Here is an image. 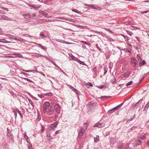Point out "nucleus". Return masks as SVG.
Wrapping results in <instances>:
<instances>
[{"label":"nucleus","mask_w":149,"mask_h":149,"mask_svg":"<svg viewBox=\"0 0 149 149\" xmlns=\"http://www.w3.org/2000/svg\"><path fill=\"white\" fill-rule=\"evenodd\" d=\"M50 108H52V106L50 105V103L48 102H44L43 105L42 110H46Z\"/></svg>","instance_id":"f257e3e1"},{"label":"nucleus","mask_w":149,"mask_h":149,"mask_svg":"<svg viewBox=\"0 0 149 149\" xmlns=\"http://www.w3.org/2000/svg\"><path fill=\"white\" fill-rule=\"evenodd\" d=\"M53 109H52V108H50L46 110H43V112L47 115H50L53 114Z\"/></svg>","instance_id":"f03ea898"},{"label":"nucleus","mask_w":149,"mask_h":149,"mask_svg":"<svg viewBox=\"0 0 149 149\" xmlns=\"http://www.w3.org/2000/svg\"><path fill=\"white\" fill-rule=\"evenodd\" d=\"M85 131V129L84 128L82 129L79 132L78 136L79 137H81L82 136Z\"/></svg>","instance_id":"7ed1b4c3"},{"label":"nucleus","mask_w":149,"mask_h":149,"mask_svg":"<svg viewBox=\"0 0 149 149\" xmlns=\"http://www.w3.org/2000/svg\"><path fill=\"white\" fill-rule=\"evenodd\" d=\"M91 8L93 9H95L98 10H100L101 9V8L95 5H91L90 6Z\"/></svg>","instance_id":"20e7f679"},{"label":"nucleus","mask_w":149,"mask_h":149,"mask_svg":"<svg viewBox=\"0 0 149 149\" xmlns=\"http://www.w3.org/2000/svg\"><path fill=\"white\" fill-rule=\"evenodd\" d=\"M54 107L56 111L58 113H59L61 107L59 105L57 104L55 105Z\"/></svg>","instance_id":"39448f33"},{"label":"nucleus","mask_w":149,"mask_h":149,"mask_svg":"<svg viewBox=\"0 0 149 149\" xmlns=\"http://www.w3.org/2000/svg\"><path fill=\"white\" fill-rule=\"evenodd\" d=\"M13 112L14 113L15 117L17 116V113L19 114L21 116H22V114L20 111L18 110L14 109L13 110Z\"/></svg>","instance_id":"423d86ee"},{"label":"nucleus","mask_w":149,"mask_h":149,"mask_svg":"<svg viewBox=\"0 0 149 149\" xmlns=\"http://www.w3.org/2000/svg\"><path fill=\"white\" fill-rule=\"evenodd\" d=\"M39 13L42 15L44 16L45 17H46L47 18H49L52 17L51 16H48L47 15V14L46 13H45L43 11H40Z\"/></svg>","instance_id":"0eeeda50"},{"label":"nucleus","mask_w":149,"mask_h":149,"mask_svg":"<svg viewBox=\"0 0 149 149\" xmlns=\"http://www.w3.org/2000/svg\"><path fill=\"white\" fill-rule=\"evenodd\" d=\"M0 19H4L5 20H10V19L7 16L3 15L1 16V17H0Z\"/></svg>","instance_id":"6e6552de"},{"label":"nucleus","mask_w":149,"mask_h":149,"mask_svg":"<svg viewBox=\"0 0 149 149\" xmlns=\"http://www.w3.org/2000/svg\"><path fill=\"white\" fill-rule=\"evenodd\" d=\"M40 5H32L31 6L33 8L35 9L36 10H37L40 7Z\"/></svg>","instance_id":"1a4fd4ad"},{"label":"nucleus","mask_w":149,"mask_h":149,"mask_svg":"<svg viewBox=\"0 0 149 149\" xmlns=\"http://www.w3.org/2000/svg\"><path fill=\"white\" fill-rule=\"evenodd\" d=\"M58 121H57L55 123H54L52 124V127H51V128H52V127H56V126L58 124Z\"/></svg>","instance_id":"9d476101"},{"label":"nucleus","mask_w":149,"mask_h":149,"mask_svg":"<svg viewBox=\"0 0 149 149\" xmlns=\"http://www.w3.org/2000/svg\"><path fill=\"white\" fill-rule=\"evenodd\" d=\"M99 136H97L96 137L94 138V141L95 142H97L99 141Z\"/></svg>","instance_id":"9b49d317"},{"label":"nucleus","mask_w":149,"mask_h":149,"mask_svg":"<svg viewBox=\"0 0 149 149\" xmlns=\"http://www.w3.org/2000/svg\"><path fill=\"white\" fill-rule=\"evenodd\" d=\"M77 60V62L79 63L80 64H81L82 65H86L84 63V62L81 61L79 59H78V60Z\"/></svg>","instance_id":"f8f14e48"},{"label":"nucleus","mask_w":149,"mask_h":149,"mask_svg":"<svg viewBox=\"0 0 149 149\" xmlns=\"http://www.w3.org/2000/svg\"><path fill=\"white\" fill-rule=\"evenodd\" d=\"M142 141L140 140H138L135 142V143L137 145H139L141 143Z\"/></svg>","instance_id":"ddd939ff"},{"label":"nucleus","mask_w":149,"mask_h":149,"mask_svg":"<svg viewBox=\"0 0 149 149\" xmlns=\"http://www.w3.org/2000/svg\"><path fill=\"white\" fill-rule=\"evenodd\" d=\"M103 126H104L103 125H102V124H96L95 125V126L99 128L102 127Z\"/></svg>","instance_id":"4468645a"},{"label":"nucleus","mask_w":149,"mask_h":149,"mask_svg":"<svg viewBox=\"0 0 149 149\" xmlns=\"http://www.w3.org/2000/svg\"><path fill=\"white\" fill-rule=\"evenodd\" d=\"M131 63L132 65L134 67L136 65V63L135 62V60H133V61H132Z\"/></svg>","instance_id":"2eb2a0df"},{"label":"nucleus","mask_w":149,"mask_h":149,"mask_svg":"<svg viewBox=\"0 0 149 149\" xmlns=\"http://www.w3.org/2000/svg\"><path fill=\"white\" fill-rule=\"evenodd\" d=\"M116 140L115 139H112L110 140V143H116Z\"/></svg>","instance_id":"dca6fc26"},{"label":"nucleus","mask_w":149,"mask_h":149,"mask_svg":"<svg viewBox=\"0 0 149 149\" xmlns=\"http://www.w3.org/2000/svg\"><path fill=\"white\" fill-rule=\"evenodd\" d=\"M13 39H14L15 40H17L19 41H23L24 40V39H22V38H13Z\"/></svg>","instance_id":"f3484780"},{"label":"nucleus","mask_w":149,"mask_h":149,"mask_svg":"<svg viewBox=\"0 0 149 149\" xmlns=\"http://www.w3.org/2000/svg\"><path fill=\"white\" fill-rule=\"evenodd\" d=\"M71 58H72V59H73L75 61H77V60H78L79 59L77 58H76L74 56H71Z\"/></svg>","instance_id":"a211bd4d"},{"label":"nucleus","mask_w":149,"mask_h":149,"mask_svg":"<svg viewBox=\"0 0 149 149\" xmlns=\"http://www.w3.org/2000/svg\"><path fill=\"white\" fill-rule=\"evenodd\" d=\"M30 14H25L24 15V17L25 18L27 19L29 17Z\"/></svg>","instance_id":"6ab92c4d"},{"label":"nucleus","mask_w":149,"mask_h":149,"mask_svg":"<svg viewBox=\"0 0 149 149\" xmlns=\"http://www.w3.org/2000/svg\"><path fill=\"white\" fill-rule=\"evenodd\" d=\"M130 74V73L129 72H127L126 73H124L123 74V75L124 76V77H128L129 76V75Z\"/></svg>","instance_id":"aec40b11"},{"label":"nucleus","mask_w":149,"mask_h":149,"mask_svg":"<svg viewBox=\"0 0 149 149\" xmlns=\"http://www.w3.org/2000/svg\"><path fill=\"white\" fill-rule=\"evenodd\" d=\"M50 20H47L46 19H41L40 20V21L41 22H49V21Z\"/></svg>","instance_id":"412c9836"},{"label":"nucleus","mask_w":149,"mask_h":149,"mask_svg":"<svg viewBox=\"0 0 149 149\" xmlns=\"http://www.w3.org/2000/svg\"><path fill=\"white\" fill-rule=\"evenodd\" d=\"M13 55H15L17 57H21L22 56V55L21 54H13Z\"/></svg>","instance_id":"4be33fe9"},{"label":"nucleus","mask_w":149,"mask_h":149,"mask_svg":"<svg viewBox=\"0 0 149 149\" xmlns=\"http://www.w3.org/2000/svg\"><path fill=\"white\" fill-rule=\"evenodd\" d=\"M133 83V82L132 81H130L128 82L127 84H126V86H128L130 85H132Z\"/></svg>","instance_id":"5701e85b"},{"label":"nucleus","mask_w":149,"mask_h":149,"mask_svg":"<svg viewBox=\"0 0 149 149\" xmlns=\"http://www.w3.org/2000/svg\"><path fill=\"white\" fill-rule=\"evenodd\" d=\"M38 45L40 47L42 48L44 50H45L47 48L46 47H43L41 44H38Z\"/></svg>","instance_id":"b1692460"},{"label":"nucleus","mask_w":149,"mask_h":149,"mask_svg":"<svg viewBox=\"0 0 149 149\" xmlns=\"http://www.w3.org/2000/svg\"><path fill=\"white\" fill-rule=\"evenodd\" d=\"M149 107V104L148 103L146 105L145 108V110H147L148 108Z\"/></svg>","instance_id":"393cba45"},{"label":"nucleus","mask_w":149,"mask_h":149,"mask_svg":"<svg viewBox=\"0 0 149 149\" xmlns=\"http://www.w3.org/2000/svg\"><path fill=\"white\" fill-rule=\"evenodd\" d=\"M146 134H144V135L142 137H141V138L142 140H144V139H146Z\"/></svg>","instance_id":"a878e982"},{"label":"nucleus","mask_w":149,"mask_h":149,"mask_svg":"<svg viewBox=\"0 0 149 149\" xmlns=\"http://www.w3.org/2000/svg\"><path fill=\"white\" fill-rule=\"evenodd\" d=\"M109 97L108 96H104L101 97V98L102 99H104V98H109Z\"/></svg>","instance_id":"bb28decb"},{"label":"nucleus","mask_w":149,"mask_h":149,"mask_svg":"<svg viewBox=\"0 0 149 149\" xmlns=\"http://www.w3.org/2000/svg\"><path fill=\"white\" fill-rule=\"evenodd\" d=\"M44 127L43 126H42V127L41 129V133H42L44 132Z\"/></svg>","instance_id":"cd10ccee"},{"label":"nucleus","mask_w":149,"mask_h":149,"mask_svg":"<svg viewBox=\"0 0 149 149\" xmlns=\"http://www.w3.org/2000/svg\"><path fill=\"white\" fill-rule=\"evenodd\" d=\"M145 63H146L145 61H143L141 62H140V64L141 65H144L145 64Z\"/></svg>","instance_id":"c85d7f7f"},{"label":"nucleus","mask_w":149,"mask_h":149,"mask_svg":"<svg viewBox=\"0 0 149 149\" xmlns=\"http://www.w3.org/2000/svg\"><path fill=\"white\" fill-rule=\"evenodd\" d=\"M24 137L26 139V140L28 142V137L26 136V135H24Z\"/></svg>","instance_id":"c756f323"},{"label":"nucleus","mask_w":149,"mask_h":149,"mask_svg":"<svg viewBox=\"0 0 149 149\" xmlns=\"http://www.w3.org/2000/svg\"><path fill=\"white\" fill-rule=\"evenodd\" d=\"M52 95V94L51 93H47L45 94H44V95L48 96H51Z\"/></svg>","instance_id":"7c9ffc66"},{"label":"nucleus","mask_w":149,"mask_h":149,"mask_svg":"<svg viewBox=\"0 0 149 149\" xmlns=\"http://www.w3.org/2000/svg\"><path fill=\"white\" fill-rule=\"evenodd\" d=\"M141 12L143 13H149V10H146L145 11H141Z\"/></svg>","instance_id":"2f4dec72"},{"label":"nucleus","mask_w":149,"mask_h":149,"mask_svg":"<svg viewBox=\"0 0 149 149\" xmlns=\"http://www.w3.org/2000/svg\"><path fill=\"white\" fill-rule=\"evenodd\" d=\"M87 85H88L90 86L91 87H92L93 86V85L92 83H90V82H88V83L87 84Z\"/></svg>","instance_id":"473e14b6"},{"label":"nucleus","mask_w":149,"mask_h":149,"mask_svg":"<svg viewBox=\"0 0 149 149\" xmlns=\"http://www.w3.org/2000/svg\"><path fill=\"white\" fill-rule=\"evenodd\" d=\"M7 36L9 37V38H14L13 37V36H12L11 35H7Z\"/></svg>","instance_id":"72a5a7b5"},{"label":"nucleus","mask_w":149,"mask_h":149,"mask_svg":"<svg viewBox=\"0 0 149 149\" xmlns=\"http://www.w3.org/2000/svg\"><path fill=\"white\" fill-rule=\"evenodd\" d=\"M25 79H26V80H27V81H29V82H32V81L31 80H30L28 78H25Z\"/></svg>","instance_id":"f704fd0d"},{"label":"nucleus","mask_w":149,"mask_h":149,"mask_svg":"<svg viewBox=\"0 0 149 149\" xmlns=\"http://www.w3.org/2000/svg\"><path fill=\"white\" fill-rule=\"evenodd\" d=\"M3 40V41H3V42H4V43H10V42H9V41H8L7 40H4V39Z\"/></svg>","instance_id":"c9c22d12"},{"label":"nucleus","mask_w":149,"mask_h":149,"mask_svg":"<svg viewBox=\"0 0 149 149\" xmlns=\"http://www.w3.org/2000/svg\"><path fill=\"white\" fill-rule=\"evenodd\" d=\"M38 96L41 98H43L44 97V96L43 95H41L38 94Z\"/></svg>","instance_id":"e433bc0d"},{"label":"nucleus","mask_w":149,"mask_h":149,"mask_svg":"<svg viewBox=\"0 0 149 149\" xmlns=\"http://www.w3.org/2000/svg\"><path fill=\"white\" fill-rule=\"evenodd\" d=\"M40 37H44V34L42 33H41L40 34Z\"/></svg>","instance_id":"4c0bfd02"},{"label":"nucleus","mask_w":149,"mask_h":149,"mask_svg":"<svg viewBox=\"0 0 149 149\" xmlns=\"http://www.w3.org/2000/svg\"><path fill=\"white\" fill-rule=\"evenodd\" d=\"M69 86L70 87V88L72 89L73 91L76 90L73 87H72L71 86L69 85Z\"/></svg>","instance_id":"58836bf2"},{"label":"nucleus","mask_w":149,"mask_h":149,"mask_svg":"<svg viewBox=\"0 0 149 149\" xmlns=\"http://www.w3.org/2000/svg\"><path fill=\"white\" fill-rule=\"evenodd\" d=\"M127 31V33L130 35L131 36L132 35V33L131 32L128 31Z\"/></svg>","instance_id":"ea45409f"},{"label":"nucleus","mask_w":149,"mask_h":149,"mask_svg":"<svg viewBox=\"0 0 149 149\" xmlns=\"http://www.w3.org/2000/svg\"><path fill=\"white\" fill-rule=\"evenodd\" d=\"M137 58H138V60H139V61H141V58L138 55L137 56Z\"/></svg>","instance_id":"a19ab883"},{"label":"nucleus","mask_w":149,"mask_h":149,"mask_svg":"<svg viewBox=\"0 0 149 149\" xmlns=\"http://www.w3.org/2000/svg\"><path fill=\"white\" fill-rule=\"evenodd\" d=\"M81 42L84 43L86 44H88V43H87L86 42L84 41H81Z\"/></svg>","instance_id":"79ce46f5"},{"label":"nucleus","mask_w":149,"mask_h":149,"mask_svg":"<svg viewBox=\"0 0 149 149\" xmlns=\"http://www.w3.org/2000/svg\"><path fill=\"white\" fill-rule=\"evenodd\" d=\"M106 29V30H107V31H109L110 33H113V32H112L111 31H110V30H109V29Z\"/></svg>","instance_id":"37998d69"},{"label":"nucleus","mask_w":149,"mask_h":149,"mask_svg":"<svg viewBox=\"0 0 149 149\" xmlns=\"http://www.w3.org/2000/svg\"><path fill=\"white\" fill-rule=\"evenodd\" d=\"M7 57H8V58H14V56H6Z\"/></svg>","instance_id":"c03bdc74"},{"label":"nucleus","mask_w":149,"mask_h":149,"mask_svg":"<svg viewBox=\"0 0 149 149\" xmlns=\"http://www.w3.org/2000/svg\"><path fill=\"white\" fill-rule=\"evenodd\" d=\"M144 77H143L140 80V83L143 80Z\"/></svg>","instance_id":"a18cd8bd"},{"label":"nucleus","mask_w":149,"mask_h":149,"mask_svg":"<svg viewBox=\"0 0 149 149\" xmlns=\"http://www.w3.org/2000/svg\"><path fill=\"white\" fill-rule=\"evenodd\" d=\"M84 125L86 126L85 127V129L86 128V127L87 126V123H84Z\"/></svg>","instance_id":"49530a36"},{"label":"nucleus","mask_w":149,"mask_h":149,"mask_svg":"<svg viewBox=\"0 0 149 149\" xmlns=\"http://www.w3.org/2000/svg\"><path fill=\"white\" fill-rule=\"evenodd\" d=\"M103 86L102 85L100 86H98V88H103Z\"/></svg>","instance_id":"de8ad7c7"},{"label":"nucleus","mask_w":149,"mask_h":149,"mask_svg":"<svg viewBox=\"0 0 149 149\" xmlns=\"http://www.w3.org/2000/svg\"><path fill=\"white\" fill-rule=\"evenodd\" d=\"M96 46H97V49H98L99 50H100V48L98 46H97V45Z\"/></svg>","instance_id":"09e8293b"},{"label":"nucleus","mask_w":149,"mask_h":149,"mask_svg":"<svg viewBox=\"0 0 149 149\" xmlns=\"http://www.w3.org/2000/svg\"><path fill=\"white\" fill-rule=\"evenodd\" d=\"M58 133V131H56V132H55V134H57Z\"/></svg>","instance_id":"8fccbe9b"},{"label":"nucleus","mask_w":149,"mask_h":149,"mask_svg":"<svg viewBox=\"0 0 149 149\" xmlns=\"http://www.w3.org/2000/svg\"><path fill=\"white\" fill-rule=\"evenodd\" d=\"M31 105H32V106H33V102H31Z\"/></svg>","instance_id":"3c124183"},{"label":"nucleus","mask_w":149,"mask_h":149,"mask_svg":"<svg viewBox=\"0 0 149 149\" xmlns=\"http://www.w3.org/2000/svg\"><path fill=\"white\" fill-rule=\"evenodd\" d=\"M116 108L115 107V108H114V109H113L112 110L116 109Z\"/></svg>","instance_id":"603ef678"},{"label":"nucleus","mask_w":149,"mask_h":149,"mask_svg":"<svg viewBox=\"0 0 149 149\" xmlns=\"http://www.w3.org/2000/svg\"><path fill=\"white\" fill-rule=\"evenodd\" d=\"M148 146H149V141L148 142Z\"/></svg>","instance_id":"864d4df0"},{"label":"nucleus","mask_w":149,"mask_h":149,"mask_svg":"<svg viewBox=\"0 0 149 149\" xmlns=\"http://www.w3.org/2000/svg\"><path fill=\"white\" fill-rule=\"evenodd\" d=\"M29 149H30V147H29Z\"/></svg>","instance_id":"5fc2aeb1"},{"label":"nucleus","mask_w":149,"mask_h":149,"mask_svg":"<svg viewBox=\"0 0 149 149\" xmlns=\"http://www.w3.org/2000/svg\"><path fill=\"white\" fill-rule=\"evenodd\" d=\"M8 130H9V129L8 128H7V130L8 131Z\"/></svg>","instance_id":"6e6d98bb"},{"label":"nucleus","mask_w":149,"mask_h":149,"mask_svg":"<svg viewBox=\"0 0 149 149\" xmlns=\"http://www.w3.org/2000/svg\"><path fill=\"white\" fill-rule=\"evenodd\" d=\"M35 15H34L33 16V17H35Z\"/></svg>","instance_id":"4d7b16f0"},{"label":"nucleus","mask_w":149,"mask_h":149,"mask_svg":"<svg viewBox=\"0 0 149 149\" xmlns=\"http://www.w3.org/2000/svg\"><path fill=\"white\" fill-rule=\"evenodd\" d=\"M6 9H7V8H6V9H5V10H6Z\"/></svg>","instance_id":"13d9d810"},{"label":"nucleus","mask_w":149,"mask_h":149,"mask_svg":"<svg viewBox=\"0 0 149 149\" xmlns=\"http://www.w3.org/2000/svg\"><path fill=\"white\" fill-rule=\"evenodd\" d=\"M38 1H39L40 0H38Z\"/></svg>","instance_id":"bf43d9fd"},{"label":"nucleus","mask_w":149,"mask_h":149,"mask_svg":"<svg viewBox=\"0 0 149 149\" xmlns=\"http://www.w3.org/2000/svg\"><path fill=\"white\" fill-rule=\"evenodd\" d=\"M148 103L149 104V102Z\"/></svg>","instance_id":"052dcab7"}]
</instances>
